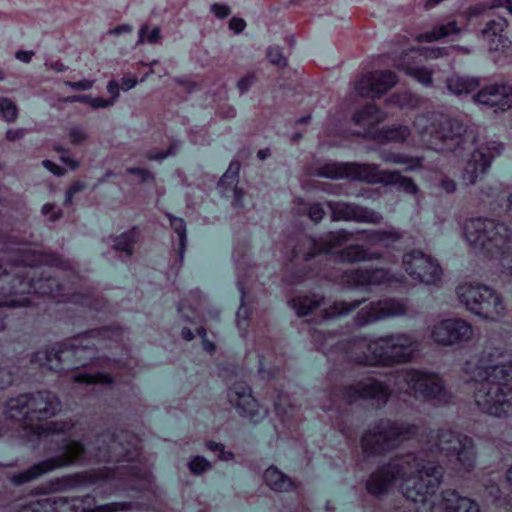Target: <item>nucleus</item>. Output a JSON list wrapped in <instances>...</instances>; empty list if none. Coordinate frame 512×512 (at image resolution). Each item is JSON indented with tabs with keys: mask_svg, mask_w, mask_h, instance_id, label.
Returning a JSON list of instances; mask_svg holds the SVG:
<instances>
[{
	"mask_svg": "<svg viewBox=\"0 0 512 512\" xmlns=\"http://www.w3.org/2000/svg\"><path fill=\"white\" fill-rule=\"evenodd\" d=\"M443 477V468L414 453L396 455L386 463L378 466L365 482L366 491L380 497L388 494L399 483L404 496L416 503L424 502L428 495H433ZM394 512H418L415 504L399 506Z\"/></svg>",
	"mask_w": 512,
	"mask_h": 512,
	"instance_id": "1",
	"label": "nucleus"
},
{
	"mask_svg": "<svg viewBox=\"0 0 512 512\" xmlns=\"http://www.w3.org/2000/svg\"><path fill=\"white\" fill-rule=\"evenodd\" d=\"M15 269L5 276V283L0 287V294L4 297L2 304L5 307H26L31 304L28 295L32 294L31 282L32 267L35 265H48L67 269L68 261L61 255L48 251H32L24 249L19 251Z\"/></svg>",
	"mask_w": 512,
	"mask_h": 512,
	"instance_id": "2",
	"label": "nucleus"
},
{
	"mask_svg": "<svg viewBox=\"0 0 512 512\" xmlns=\"http://www.w3.org/2000/svg\"><path fill=\"white\" fill-rule=\"evenodd\" d=\"M419 426L413 423L382 418L363 432L360 448L367 459L383 457L403 442L414 438Z\"/></svg>",
	"mask_w": 512,
	"mask_h": 512,
	"instance_id": "3",
	"label": "nucleus"
},
{
	"mask_svg": "<svg viewBox=\"0 0 512 512\" xmlns=\"http://www.w3.org/2000/svg\"><path fill=\"white\" fill-rule=\"evenodd\" d=\"M60 410V399L49 390L20 394L6 403L9 418L22 421L27 428L37 433L43 430L42 423L56 416Z\"/></svg>",
	"mask_w": 512,
	"mask_h": 512,
	"instance_id": "4",
	"label": "nucleus"
},
{
	"mask_svg": "<svg viewBox=\"0 0 512 512\" xmlns=\"http://www.w3.org/2000/svg\"><path fill=\"white\" fill-rule=\"evenodd\" d=\"M464 233L471 245L486 256L505 259L512 254V231L504 224L488 218L470 219Z\"/></svg>",
	"mask_w": 512,
	"mask_h": 512,
	"instance_id": "5",
	"label": "nucleus"
},
{
	"mask_svg": "<svg viewBox=\"0 0 512 512\" xmlns=\"http://www.w3.org/2000/svg\"><path fill=\"white\" fill-rule=\"evenodd\" d=\"M436 447L447 466L457 475L464 476L474 469L476 452L471 437L441 428L437 433Z\"/></svg>",
	"mask_w": 512,
	"mask_h": 512,
	"instance_id": "6",
	"label": "nucleus"
},
{
	"mask_svg": "<svg viewBox=\"0 0 512 512\" xmlns=\"http://www.w3.org/2000/svg\"><path fill=\"white\" fill-rule=\"evenodd\" d=\"M459 301L472 313L491 321L506 314L503 298L492 288L482 284L465 283L456 290Z\"/></svg>",
	"mask_w": 512,
	"mask_h": 512,
	"instance_id": "7",
	"label": "nucleus"
},
{
	"mask_svg": "<svg viewBox=\"0 0 512 512\" xmlns=\"http://www.w3.org/2000/svg\"><path fill=\"white\" fill-rule=\"evenodd\" d=\"M474 401L484 413L496 417H512V386L502 380H476Z\"/></svg>",
	"mask_w": 512,
	"mask_h": 512,
	"instance_id": "8",
	"label": "nucleus"
},
{
	"mask_svg": "<svg viewBox=\"0 0 512 512\" xmlns=\"http://www.w3.org/2000/svg\"><path fill=\"white\" fill-rule=\"evenodd\" d=\"M360 347L367 345L362 341ZM368 348L375 353L380 365L391 366L410 362L419 351L420 343L411 334L396 333L376 339Z\"/></svg>",
	"mask_w": 512,
	"mask_h": 512,
	"instance_id": "9",
	"label": "nucleus"
},
{
	"mask_svg": "<svg viewBox=\"0 0 512 512\" xmlns=\"http://www.w3.org/2000/svg\"><path fill=\"white\" fill-rule=\"evenodd\" d=\"M391 393L392 391L386 383L374 377H366L352 383L335 385L330 395L335 402L354 404L366 401L383 406L388 402Z\"/></svg>",
	"mask_w": 512,
	"mask_h": 512,
	"instance_id": "10",
	"label": "nucleus"
},
{
	"mask_svg": "<svg viewBox=\"0 0 512 512\" xmlns=\"http://www.w3.org/2000/svg\"><path fill=\"white\" fill-rule=\"evenodd\" d=\"M401 378L406 385V392L415 398L434 404H444L449 401L450 395L438 374L408 369L401 374Z\"/></svg>",
	"mask_w": 512,
	"mask_h": 512,
	"instance_id": "11",
	"label": "nucleus"
},
{
	"mask_svg": "<svg viewBox=\"0 0 512 512\" xmlns=\"http://www.w3.org/2000/svg\"><path fill=\"white\" fill-rule=\"evenodd\" d=\"M512 354L503 348L486 346L477 361L475 371H472V362L465 364V371L473 374V379L498 380L499 375L504 372V368L511 362Z\"/></svg>",
	"mask_w": 512,
	"mask_h": 512,
	"instance_id": "12",
	"label": "nucleus"
},
{
	"mask_svg": "<svg viewBox=\"0 0 512 512\" xmlns=\"http://www.w3.org/2000/svg\"><path fill=\"white\" fill-rule=\"evenodd\" d=\"M469 18L480 16L485 26L480 30L482 38L487 42L491 51L504 50L509 47L510 41L503 34L508 27L507 20L502 16H496L491 9H481L480 7H471L469 9Z\"/></svg>",
	"mask_w": 512,
	"mask_h": 512,
	"instance_id": "13",
	"label": "nucleus"
},
{
	"mask_svg": "<svg viewBox=\"0 0 512 512\" xmlns=\"http://www.w3.org/2000/svg\"><path fill=\"white\" fill-rule=\"evenodd\" d=\"M344 241L346 237L341 232H330L319 239L302 236L292 250V261H309L316 255L329 253L341 246Z\"/></svg>",
	"mask_w": 512,
	"mask_h": 512,
	"instance_id": "14",
	"label": "nucleus"
},
{
	"mask_svg": "<svg viewBox=\"0 0 512 512\" xmlns=\"http://www.w3.org/2000/svg\"><path fill=\"white\" fill-rule=\"evenodd\" d=\"M402 265L413 279L422 283L434 284L441 278L442 270L439 264L421 251L414 250L404 254Z\"/></svg>",
	"mask_w": 512,
	"mask_h": 512,
	"instance_id": "15",
	"label": "nucleus"
},
{
	"mask_svg": "<svg viewBox=\"0 0 512 512\" xmlns=\"http://www.w3.org/2000/svg\"><path fill=\"white\" fill-rule=\"evenodd\" d=\"M407 312L408 307L404 301L388 298L363 307L354 317V323L362 327L386 318L404 316Z\"/></svg>",
	"mask_w": 512,
	"mask_h": 512,
	"instance_id": "16",
	"label": "nucleus"
},
{
	"mask_svg": "<svg viewBox=\"0 0 512 512\" xmlns=\"http://www.w3.org/2000/svg\"><path fill=\"white\" fill-rule=\"evenodd\" d=\"M228 400L238 413L257 423L263 419L268 411L253 397L251 388L245 382H236L228 390Z\"/></svg>",
	"mask_w": 512,
	"mask_h": 512,
	"instance_id": "17",
	"label": "nucleus"
},
{
	"mask_svg": "<svg viewBox=\"0 0 512 512\" xmlns=\"http://www.w3.org/2000/svg\"><path fill=\"white\" fill-rule=\"evenodd\" d=\"M101 335V329H93L70 338L66 342L59 344L57 349L52 348L47 352V361L51 362L53 357L61 363L67 354H72L77 358L81 357L82 352H89L92 355L97 348V344L100 342Z\"/></svg>",
	"mask_w": 512,
	"mask_h": 512,
	"instance_id": "18",
	"label": "nucleus"
},
{
	"mask_svg": "<svg viewBox=\"0 0 512 512\" xmlns=\"http://www.w3.org/2000/svg\"><path fill=\"white\" fill-rule=\"evenodd\" d=\"M503 145L497 142H489L477 147L471 154L463 170V180L466 184H474L477 179L485 174L492 160L499 156Z\"/></svg>",
	"mask_w": 512,
	"mask_h": 512,
	"instance_id": "19",
	"label": "nucleus"
},
{
	"mask_svg": "<svg viewBox=\"0 0 512 512\" xmlns=\"http://www.w3.org/2000/svg\"><path fill=\"white\" fill-rule=\"evenodd\" d=\"M398 82L390 70H377L363 74L355 83L356 92L364 98L376 99L387 93Z\"/></svg>",
	"mask_w": 512,
	"mask_h": 512,
	"instance_id": "20",
	"label": "nucleus"
},
{
	"mask_svg": "<svg viewBox=\"0 0 512 512\" xmlns=\"http://www.w3.org/2000/svg\"><path fill=\"white\" fill-rule=\"evenodd\" d=\"M473 336L472 326L463 319H446L434 325L431 337L441 345H452L469 341Z\"/></svg>",
	"mask_w": 512,
	"mask_h": 512,
	"instance_id": "21",
	"label": "nucleus"
},
{
	"mask_svg": "<svg viewBox=\"0 0 512 512\" xmlns=\"http://www.w3.org/2000/svg\"><path fill=\"white\" fill-rule=\"evenodd\" d=\"M475 101L502 111L512 106V87L505 84H490L478 91Z\"/></svg>",
	"mask_w": 512,
	"mask_h": 512,
	"instance_id": "22",
	"label": "nucleus"
},
{
	"mask_svg": "<svg viewBox=\"0 0 512 512\" xmlns=\"http://www.w3.org/2000/svg\"><path fill=\"white\" fill-rule=\"evenodd\" d=\"M369 171L368 183L384 185H398L399 189L407 194L416 195L419 191L418 186L412 178L402 176L399 171L381 170L375 164H371Z\"/></svg>",
	"mask_w": 512,
	"mask_h": 512,
	"instance_id": "23",
	"label": "nucleus"
},
{
	"mask_svg": "<svg viewBox=\"0 0 512 512\" xmlns=\"http://www.w3.org/2000/svg\"><path fill=\"white\" fill-rule=\"evenodd\" d=\"M370 166L371 164L327 163L318 168V175L332 179L348 177L367 182Z\"/></svg>",
	"mask_w": 512,
	"mask_h": 512,
	"instance_id": "24",
	"label": "nucleus"
},
{
	"mask_svg": "<svg viewBox=\"0 0 512 512\" xmlns=\"http://www.w3.org/2000/svg\"><path fill=\"white\" fill-rule=\"evenodd\" d=\"M333 220L378 223L381 216L372 210L350 203H335L331 205Z\"/></svg>",
	"mask_w": 512,
	"mask_h": 512,
	"instance_id": "25",
	"label": "nucleus"
},
{
	"mask_svg": "<svg viewBox=\"0 0 512 512\" xmlns=\"http://www.w3.org/2000/svg\"><path fill=\"white\" fill-rule=\"evenodd\" d=\"M97 366L102 368L103 370H107V372H95V373H86L75 371L72 374L71 380L74 383L79 384H106L111 385L114 383V377L112 376V372L119 368V363L114 360H110L108 358L98 359Z\"/></svg>",
	"mask_w": 512,
	"mask_h": 512,
	"instance_id": "26",
	"label": "nucleus"
},
{
	"mask_svg": "<svg viewBox=\"0 0 512 512\" xmlns=\"http://www.w3.org/2000/svg\"><path fill=\"white\" fill-rule=\"evenodd\" d=\"M106 467L77 472L57 479L60 490H69L82 486H90L109 477Z\"/></svg>",
	"mask_w": 512,
	"mask_h": 512,
	"instance_id": "27",
	"label": "nucleus"
},
{
	"mask_svg": "<svg viewBox=\"0 0 512 512\" xmlns=\"http://www.w3.org/2000/svg\"><path fill=\"white\" fill-rule=\"evenodd\" d=\"M386 118L385 113L374 104H367L357 110L353 116V123L363 129L362 135L371 139L374 132L373 129L383 122Z\"/></svg>",
	"mask_w": 512,
	"mask_h": 512,
	"instance_id": "28",
	"label": "nucleus"
},
{
	"mask_svg": "<svg viewBox=\"0 0 512 512\" xmlns=\"http://www.w3.org/2000/svg\"><path fill=\"white\" fill-rule=\"evenodd\" d=\"M31 282L33 285L32 293L51 297L58 302L66 300L67 295L64 292V287L55 277L41 274L36 279V271L32 268Z\"/></svg>",
	"mask_w": 512,
	"mask_h": 512,
	"instance_id": "29",
	"label": "nucleus"
},
{
	"mask_svg": "<svg viewBox=\"0 0 512 512\" xmlns=\"http://www.w3.org/2000/svg\"><path fill=\"white\" fill-rule=\"evenodd\" d=\"M84 445L75 440L68 441L63 447L61 454L45 459L50 471L70 466L79 461L85 454Z\"/></svg>",
	"mask_w": 512,
	"mask_h": 512,
	"instance_id": "30",
	"label": "nucleus"
},
{
	"mask_svg": "<svg viewBox=\"0 0 512 512\" xmlns=\"http://www.w3.org/2000/svg\"><path fill=\"white\" fill-rule=\"evenodd\" d=\"M441 496V505L445 512H480V506L476 501L462 496L454 489L442 491Z\"/></svg>",
	"mask_w": 512,
	"mask_h": 512,
	"instance_id": "31",
	"label": "nucleus"
},
{
	"mask_svg": "<svg viewBox=\"0 0 512 512\" xmlns=\"http://www.w3.org/2000/svg\"><path fill=\"white\" fill-rule=\"evenodd\" d=\"M347 283L355 286L378 285L389 279V273L383 268L376 269H354L345 272Z\"/></svg>",
	"mask_w": 512,
	"mask_h": 512,
	"instance_id": "32",
	"label": "nucleus"
},
{
	"mask_svg": "<svg viewBox=\"0 0 512 512\" xmlns=\"http://www.w3.org/2000/svg\"><path fill=\"white\" fill-rule=\"evenodd\" d=\"M365 342L367 346L371 345V342H369L366 338H352L347 341V343L344 345V349L346 350L347 359L350 362L360 364V365H367V366H373V365H379L378 360L376 359L375 353L371 351L368 347H360V342Z\"/></svg>",
	"mask_w": 512,
	"mask_h": 512,
	"instance_id": "33",
	"label": "nucleus"
},
{
	"mask_svg": "<svg viewBox=\"0 0 512 512\" xmlns=\"http://www.w3.org/2000/svg\"><path fill=\"white\" fill-rule=\"evenodd\" d=\"M265 484L273 491L283 493L297 488L292 478L280 471L276 466H269L263 474Z\"/></svg>",
	"mask_w": 512,
	"mask_h": 512,
	"instance_id": "34",
	"label": "nucleus"
},
{
	"mask_svg": "<svg viewBox=\"0 0 512 512\" xmlns=\"http://www.w3.org/2000/svg\"><path fill=\"white\" fill-rule=\"evenodd\" d=\"M440 130L436 132L437 138L443 143L453 141V145L458 146L461 137L466 132V126L462 121L452 118H442L439 122Z\"/></svg>",
	"mask_w": 512,
	"mask_h": 512,
	"instance_id": "35",
	"label": "nucleus"
},
{
	"mask_svg": "<svg viewBox=\"0 0 512 512\" xmlns=\"http://www.w3.org/2000/svg\"><path fill=\"white\" fill-rule=\"evenodd\" d=\"M71 507L73 512H115L117 504L97 505L96 498L90 494L72 497Z\"/></svg>",
	"mask_w": 512,
	"mask_h": 512,
	"instance_id": "36",
	"label": "nucleus"
},
{
	"mask_svg": "<svg viewBox=\"0 0 512 512\" xmlns=\"http://www.w3.org/2000/svg\"><path fill=\"white\" fill-rule=\"evenodd\" d=\"M410 134V129L407 126L393 125L381 130H376L371 139L380 144H386L390 142L403 143L407 140Z\"/></svg>",
	"mask_w": 512,
	"mask_h": 512,
	"instance_id": "37",
	"label": "nucleus"
},
{
	"mask_svg": "<svg viewBox=\"0 0 512 512\" xmlns=\"http://www.w3.org/2000/svg\"><path fill=\"white\" fill-rule=\"evenodd\" d=\"M381 257L380 253L370 252L364 246L359 244H352L346 246L339 252V258L342 262L345 263H357L363 261H369L373 259H379Z\"/></svg>",
	"mask_w": 512,
	"mask_h": 512,
	"instance_id": "38",
	"label": "nucleus"
},
{
	"mask_svg": "<svg viewBox=\"0 0 512 512\" xmlns=\"http://www.w3.org/2000/svg\"><path fill=\"white\" fill-rule=\"evenodd\" d=\"M141 238V230L134 226L128 231L115 236L113 238L112 248L115 251L123 252L127 257H131L134 253V246Z\"/></svg>",
	"mask_w": 512,
	"mask_h": 512,
	"instance_id": "39",
	"label": "nucleus"
},
{
	"mask_svg": "<svg viewBox=\"0 0 512 512\" xmlns=\"http://www.w3.org/2000/svg\"><path fill=\"white\" fill-rule=\"evenodd\" d=\"M51 472L46 461L43 460L38 462L27 470L13 474L10 478L11 482L14 485H23L25 483L31 482L45 473Z\"/></svg>",
	"mask_w": 512,
	"mask_h": 512,
	"instance_id": "40",
	"label": "nucleus"
},
{
	"mask_svg": "<svg viewBox=\"0 0 512 512\" xmlns=\"http://www.w3.org/2000/svg\"><path fill=\"white\" fill-rule=\"evenodd\" d=\"M460 28L456 21H450L446 24L435 26L431 31L420 34L417 37L419 42H433L445 38L452 34H458Z\"/></svg>",
	"mask_w": 512,
	"mask_h": 512,
	"instance_id": "41",
	"label": "nucleus"
},
{
	"mask_svg": "<svg viewBox=\"0 0 512 512\" xmlns=\"http://www.w3.org/2000/svg\"><path fill=\"white\" fill-rule=\"evenodd\" d=\"M396 67L398 70L403 71L406 75L416 79L424 86H432L433 84V71L424 66H411L403 61Z\"/></svg>",
	"mask_w": 512,
	"mask_h": 512,
	"instance_id": "42",
	"label": "nucleus"
},
{
	"mask_svg": "<svg viewBox=\"0 0 512 512\" xmlns=\"http://www.w3.org/2000/svg\"><path fill=\"white\" fill-rule=\"evenodd\" d=\"M323 301L316 295L298 296L292 299L293 307L297 310L299 316H307L317 309Z\"/></svg>",
	"mask_w": 512,
	"mask_h": 512,
	"instance_id": "43",
	"label": "nucleus"
},
{
	"mask_svg": "<svg viewBox=\"0 0 512 512\" xmlns=\"http://www.w3.org/2000/svg\"><path fill=\"white\" fill-rule=\"evenodd\" d=\"M448 89L456 94H468L478 87V82L474 79L454 76L447 80Z\"/></svg>",
	"mask_w": 512,
	"mask_h": 512,
	"instance_id": "44",
	"label": "nucleus"
},
{
	"mask_svg": "<svg viewBox=\"0 0 512 512\" xmlns=\"http://www.w3.org/2000/svg\"><path fill=\"white\" fill-rule=\"evenodd\" d=\"M364 301L365 299L354 300L351 302H334L332 305H330L327 309L324 310V318L328 319L348 314L349 312L358 308Z\"/></svg>",
	"mask_w": 512,
	"mask_h": 512,
	"instance_id": "45",
	"label": "nucleus"
},
{
	"mask_svg": "<svg viewBox=\"0 0 512 512\" xmlns=\"http://www.w3.org/2000/svg\"><path fill=\"white\" fill-rule=\"evenodd\" d=\"M402 238L400 232L391 229V230H375L368 234L367 240L371 244H383L385 246H389L390 244L397 242Z\"/></svg>",
	"mask_w": 512,
	"mask_h": 512,
	"instance_id": "46",
	"label": "nucleus"
},
{
	"mask_svg": "<svg viewBox=\"0 0 512 512\" xmlns=\"http://www.w3.org/2000/svg\"><path fill=\"white\" fill-rule=\"evenodd\" d=\"M161 29L159 27L150 28L149 24L141 25L138 31V40L136 45H143L144 43L157 44L161 41Z\"/></svg>",
	"mask_w": 512,
	"mask_h": 512,
	"instance_id": "47",
	"label": "nucleus"
},
{
	"mask_svg": "<svg viewBox=\"0 0 512 512\" xmlns=\"http://www.w3.org/2000/svg\"><path fill=\"white\" fill-rule=\"evenodd\" d=\"M19 116L15 102L8 97H0V118L8 123H14Z\"/></svg>",
	"mask_w": 512,
	"mask_h": 512,
	"instance_id": "48",
	"label": "nucleus"
},
{
	"mask_svg": "<svg viewBox=\"0 0 512 512\" xmlns=\"http://www.w3.org/2000/svg\"><path fill=\"white\" fill-rule=\"evenodd\" d=\"M382 159L385 162L395 164H408L406 170H414L421 167V161L418 158H411L400 153H383Z\"/></svg>",
	"mask_w": 512,
	"mask_h": 512,
	"instance_id": "49",
	"label": "nucleus"
},
{
	"mask_svg": "<svg viewBox=\"0 0 512 512\" xmlns=\"http://www.w3.org/2000/svg\"><path fill=\"white\" fill-rule=\"evenodd\" d=\"M52 497L30 501L23 505L18 512H54Z\"/></svg>",
	"mask_w": 512,
	"mask_h": 512,
	"instance_id": "50",
	"label": "nucleus"
},
{
	"mask_svg": "<svg viewBox=\"0 0 512 512\" xmlns=\"http://www.w3.org/2000/svg\"><path fill=\"white\" fill-rule=\"evenodd\" d=\"M170 226L179 236V249L181 255L186 247V225L182 218L170 216Z\"/></svg>",
	"mask_w": 512,
	"mask_h": 512,
	"instance_id": "51",
	"label": "nucleus"
},
{
	"mask_svg": "<svg viewBox=\"0 0 512 512\" xmlns=\"http://www.w3.org/2000/svg\"><path fill=\"white\" fill-rule=\"evenodd\" d=\"M241 163L238 160L230 162L227 171L220 178V185H231L238 182Z\"/></svg>",
	"mask_w": 512,
	"mask_h": 512,
	"instance_id": "52",
	"label": "nucleus"
},
{
	"mask_svg": "<svg viewBox=\"0 0 512 512\" xmlns=\"http://www.w3.org/2000/svg\"><path fill=\"white\" fill-rule=\"evenodd\" d=\"M211 463L203 456H195L188 463L190 472L194 475H201L211 469Z\"/></svg>",
	"mask_w": 512,
	"mask_h": 512,
	"instance_id": "53",
	"label": "nucleus"
},
{
	"mask_svg": "<svg viewBox=\"0 0 512 512\" xmlns=\"http://www.w3.org/2000/svg\"><path fill=\"white\" fill-rule=\"evenodd\" d=\"M126 173L129 175L136 176L138 178L139 183L155 182V175L146 168L129 167L126 169Z\"/></svg>",
	"mask_w": 512,
	"mask_h": 512,
	"instance_id": "54",
	"label": "nucleus"
},
{
	"mask_svg": "<svg viewBox=\"0 0 512 512\" xmlns=\"http://www.w3.org/2000/svg\"><path fill=\"white\" fill-rule=\"evenodd\" d=\"M205 446L212 452H218V459L221 461H230L234 459L233 452L226 451L224 445L221 443L210 440L206 442Z\"/></svg>",
	"mask_w": 512,
	"mask_h": 512,
	"instance_id": "55",
	"label": "nucleus"
},
{
	"mask_svg": "<svg viewBox=\"0 0 512 512\" xmlns=\"http://www.w3.org/2000/svg\"><path fill=\"white\" fill-rule=\"evenodd\" d=\"M267 58L272 65L277 66L278 68H284L287 66V59L283 56L278 47H270L267 50Z\"/></svg>",
	"mask_w": 512,
	"mask_h": 512,
	"instance_id": "56",
	"label": "nucleus"
},
{
	"mask_svg": "<svg viewBox=\"0 0 512 512\" xmlns=\"http://www.w3.org/2000/svg\"><path fill=\"white\" fill-rule=\"evenodd\" d=\"M86 188V184L83 181H73L66 190V197L64 201L65 206H70L73 203L74 196L83 191Z\"/></svg>",
	"mask_w": 512,
	"mask_h": 512,
	"instance_id": "57",
	"label": "nucleus"
},
{
	"mask_svg": "<svg viewBox=\"0 0 512 512\" xmlns=\"http://www.w3.org/2000/svg\"><path fill=\"white\" fill-rule=\"evenodd\" d=\"M500 206L503 209V216L512 224V192H503L500 195Z\"/></svg>",
	"mask_w": 512,
	"mask_h": 512,
	"instance_id": "58",
	"label": "nucleus"
},
{
	"mask_svg": "<svg viewBox=\"0 0 512 512\" xmlns=\"http://www.w3.org/2000/svg\"><path fill=\"white\" fill-rule=\"evenodd\" d=\"M54 512H73L72 497H52Z\"/></svg>",
	"mask_w": 512,
	"mask_h": 512,
	"instance_id": "59",
	"label": "nucleus"
},
{
	"mask_svg": "<svg viewBox=\"0 0 512 512\" xmlns=\"http://www.w3.org/2000/svg\"><path fill=\"white\" fill-rule=\"evenodd\" d=\"M100 438L103 443L106 442V438H109L110 442L107 446V456L105 455L104 457L107 458L106 460H110L112 458L111 454L118 452L117 447L120 445L117 442L118 436L114 432L113 433L108 432L107 434L101 435Z\"/></svg>",
	"mask_w": 512,
	"mask_h": 512,
	"instance_id": "60",
	"label": "nucleus"
},
{
	"mask_svg": "<svg viewBox=\"0 0 512 512\" xmlns=\"http://www.w3.org/2000/svg\"><path fill=\"white\" fill-rule=\"evenodd\" d=\"M69 141L73 145H80L88 139V134L85 130L79 127H72L68 133Z\"/></svg>",
	"mask_w": 512,
	"mask_h": 512,
	"instance_id": "61",
	"label": "nucleus"
},
{
	"mask_svg": "<svg viewBox=\"0 0 512 512\" xmlns=\"http://www.w3.org/2000/svg\"><path fill=\"white\" fill-rule=\"evenodd\" d=\"M43 215L47 216L49 221L55 222L59 220L63 216V212L61 209L57 208L52 203H47L42 207Z\"/></svg>",
	"mask_w": 512,
	"mask_h": 512,
	"instance_id": "62",
	"label": "nucleus"
},
{
	"mask_svg": "<svg viewBox=\"0 0 512 512\" xmlns=\"http://www.w3.org/2000/svg\"><path fill=\"white\" fill-rule=\"evenodd\" d=\"M257 76L255 72H248L237 83V87L241 93H245L256 82Z\"/></svg>",
	"mask_w": 512,
	"mask_h": 512,
	"instance_id": "63",
	"label": "nucleus"
},
{
	"mask_svg": "<svg viewBox=\"0 0 512 512\" xmlns=\"http://www.w3.org/2000/svg\"><path fill=\"white\" fill-rule=\"evenodd\" d=\"M210 11L218 19H225L231 14V9L228 5L222 3H214L210 7Z\"/></svg>",
	"mask_w": 512,
	"mask_h": 512,
	"instance_id": "64",
	"label": "nucleus"
}]
</instances>
